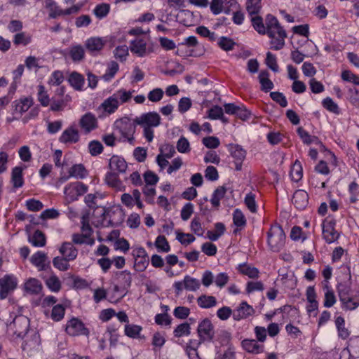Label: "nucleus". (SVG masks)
Returning <instances> with one entry per match:
<instances>
[{
	"instance_id": "54",
	"label": "nucleus",
	"mask_w": 359,
	"mask_h": 359,
	"mask_svg": "<svg viewBox=\"0 0 359 359\" xmlns=\"http://www.w3.org/2000/svg\"><path fill=\"white\" fill-rule=\"evenodd\" d=\"M65 312V307L62 304H57L52 309L51 318L55 321H60L64 318Z\"/></svg>"
},
{
	"instance_id": "53",
	"label": "nucleus",
	"mask_w": 359,
	"mask_h": 359,
	"mask_svg": "<svg viewBox=\"0 0 359 359\" xmlns=\"http://www.w3.org/2000/svg\"><path fill=\"white\" fill-rule=\"evenodd\" d=\"M109 9L110 7L109 4H101L96 6L93 10V13L96 15V17L101 19L107 15L109 12Z\"/></svg>"
},
{
	"instance_id": "27",
	"label": "nucleus",
	"mask_w": 359,
	"mask_h": 359,
	"mask_svg": "<svg viewBox=\"0 0 359 359\" xmlns=\"http://www.w3.org/2000/svg\"><path fill=\"white\" fill-rule=\"evenodd\" d=\"M238 271L241 273L248 276L250 278H256L259 277V270L247 264H241L238 266Z\"/></svg>"
},
{
	"instance_id": "59",
	"label": "nucleus",
	"mask_w": 359,
	"mask_h": 359,
	"mask_svg": "<svg viewBox=\"0 0 359 359\" xmlns=\"http://www.w3.org/2000/svg\"><path fill=\"white\" fill-rule=\"evenodd\" d=\"M128 55V48L127 46H121L116 48L114 50V56L116 59L121 62H123L126 60Z\"/></svg>"
},
{
	"instance_id": "22",
	"label": "nucleus",
	"mask_w": 359,
	"mask_h": 359,
	"mask_svg": "<svg viewBox=\"0 0 359 359\" xmlns=\"http://www.w3.org/2000/svg\"><path fill=\"white\" fill-rule=\"evenodd\" d=\"M119 106V101L116 100V96L114 94L106 99L101 104V107L104 111L112 114L114 113Z\"/></svg>"
},
{
	"instance_id": "30",
	"label": "nucleus",
	"mask_w": 359,
	"mask_h": 359,
	"mask_svg": "<svg viewBox=\"0 0 359 359\" xmlns=\"http://www.w3.org/2000/svg\"><path fill=\"white\" fill-rule=\"evenodd\" d=\"M69 174L72 177L83 179L87 176L88 172L82 164H76L69 168Z\"/></svg>"
},
{
	"instance_id": "12",
	"label": "nucleus",
	"mask_w": 359,
	"mask_h": 359,
	"mask_svg": "<svg viewBox=\"0 0 359 359\" xmlns=\"http://www.w3.org/2000/svg\"><path fill=\"white\" fill-rule=\"evenodd\" d=\"M79 126L86 134H88L97 128V120L94 114L88 112L80 118Z\"/></svg>"
},
{
	"instance_id": "43",
	"label": "nucleus",
	"mask_w": 359,
	"mask_h": 359,
	"mask_svg": "<svg viewBox=\"0 0 359 359\" xmlns=\"http://www.w3.org/2000/svg\"><path fill=\"white\" fill-rule=\"evenodd\" d=\"M184 289L189 291H196L200 287V282L198 280L194 278L189 276H184Z\"/></svg>"
},
{
	"instance_id": "58",
	"label": "nucleus",
	"mask_w": 359,
	"mask_h": 359,
	"mask_svg": "<svg viewBox=\"0 0 359 359\" xmlns=\"http://www.w3.org/2000/svg\"><path fill=\"white\" fill-rule=\"evenodd\" d=\"M160 152L162 156L167 158H172L175 154V149L173 145L165 143L160 147Z\"/></svg>"
},
{
	"instance_id": "14",
	"label": "nucleus",
	"mask_w": 359,
	"mask_h": 359,
	"mask_svg": "<svg viewBox=\"0 0 359 359\" xmlns=\"http://www.w3.org/2000/svg\"><path fill=\"white\" fill-rule=\"evenodd\" d=\"M30 262L36 266L39 271H45L50 267V262L48 261V257L46 253L38 251L32 255Z\"/></svg>"
},
{
	"instance_id": "15",
	"label": "nucleus",
	"mask_w": 359,
	"mask_h": 359,
	"mask_svg": "<svg viewBox=\"0 0 359 359\" xmlns=\"http://www.w3.org/2000/svg\"><path fill=\"white\" fill-rule=\"evenodd\" d=\"M60 253L67 259L73 261L78 255V250L71 242H64L59 248Z\"/></svg>"
},
{
	"instance_id": "63",
	"label": "nucleus",
	"mask_w": 359,
	"mask_h": 359,
	"mask_svg": "<svg viewBox=\"0 0 359 359\" xmlns=\"http://www.w3.org/2000/svg\"><path fill=\"white\" fill-rule=\"evenodd\" d=\"M163 94L164 92L161 88H156L148 93V99L152 102H157L163 98Z\"/></svg>"
},
{
	"instance_id": "32",
	"label": "nucleus",
	"mask_w": 359,
	"mask_h": 359,
	"mask_svg": "<svg viewBox=\"0 0 359 359\" xmlns=\"http://www.w3.org/2000/svg\"><path fill=\"white\" fill-rule=\"evenodd\" d=\"M242 346L246 351L252 353H258L262 349V346L254 339H244L242 341Z\"/></svg>"
},
{
	"instance_id": "11",
	"label": "nucleus",
	"mask_w": 359,
	"mask_h": 359,
	"mask_svg": "<svg viewBox=\"0 0 359 359\" xmlns=\"http://www.w3.org/2000/svg\"><path fill=\"white\" fill-rule=\"evenodd\" d=\"M334 220H325L323 223V236L327 243H332L336 241L339 234L334 229Z\"/></svg>"
},
{
	"instance_id": "64",
	"label": "nucleus",
	"mask_w": 359,
	"mask_h": 359,
	"mask_svg": "<svg viewBox=\"0 0 359 359\" xmlns=\"http://www.w3.org/2000/svg\"><path fill=\"white\" fill-rule=\"evenodd\" d=\"M341 79L344 81L351 82L359 86V76L354 74L349 70H344L341 73Z\"/></svg>"
},
{
	"instance_id": "52",
	"label": "nucleus",
	"mask_w": 359,
	"mask_h": 359,
	"mask_svg": "<svg viewBox=\"0 0 359 359\" xmlns=\"http://www.w3.org/2000/svg\"><path fill=\"white\" fill-rule=\"evenodd\" d=\"M133 91H126L124 89H121L114 93L117 100L119 101V104L128 102L132 97Z\"/></svg>"
},
{
	"instance_id": "9",
	"label": "nucleus",
	"mask_w": 359,
	"mask_h": 359,
	"mask_svg": "<svg viewBox=\"0 0 359 359\" xmlns=\"http://www.w3.org/2000/svg\"><path fill=\"white\" fill-rule=\"evenodd\" d=\"M66 332L71 336H88L89 330L85 327L82 321L78 318H72L67 322Z\"/></svg>"
},
{
	"instance_id": "35",
	"label": "nucleus",
	"mask_w": 359,
	"mask_h": 359,
	"mask_svg": "<svg viewBox=\"0 0 359 359\" xmlns=\"http://www.w3.org/2000/svg\"><path fill=\"white\" fill-rule=\"evenodd\" d=\"M226 191V189L223 186L219 187L215 190L210 200V202L214 207L218 208L219 206L220 200L224 198Z\"/></svg>"
},
{
	"instance_id": "47",
	"label": "nucleus",
	"mask_w": 359,
	"mask_h": 359,
	"mask_svg": "<svg viewBox=\"0 0 359 359\" xmlns=\"http://www.w3.org/2000/svg\"><path fill=\"white\" fill-rule=\"evenodd\" d=\"M165 343V338L163 334L155 332L152 337L151 344L154 346V350L161 349Z\"/></svg>"
},
{
	"instance_id": "55",
	"label": "nucleus",
	"mask_w": 359,
	"mask_h": 359,
	"mask_svg": "<svg viewBox=\"0 0 359 359\" xmlns=\"http://www.w3.org/2000/svg\"><path fill=\"white\" fill-rule=\"evenodd\" d=\"M323 106L328 111L339 114L340 113L339 108L330 97H326L323 100Z\"/></svg>"
},
{
	"instance_id": "45",
	"label": "nucleus",
	"mask_w": 359,
	"mask_h": 359,
	"mask_svg": "<svg viewBox=\"0 0 359 359\" xmlns=\"http://www.w3.org/2000/svg\"><path fill=\"white\" fill-rule=\"evenodd\" d=\"M142 329L141 326L128 324L125 326V334L130 338H138Z\"/></svg>"
},
{
	"instance_id": "50",
	"label": "nucleus",
	"mask_w": 359,
	"mask_h": 359,
	"mask_svg": "<svg viewBox=\"0 0 359 359\" xmlns=\"http://www.w3.org/2000/svg\"><path fill=\"white\" fill-rule=\"evenodd\" d=\"M236 43L230 38L222 36L219 41L218 46L225 51H229L233 49Z\"/></svg>"
},
{
	"instance_id": "6",
	"label": "nucleus",
	"mask_w": 359,
	"mask_h": 359,
	"mask_svg": "<svg viewBox=\"0 0 359 359\" xmlns=\"http://www.w3.org/2000/svg\"><path fill=\"white\" fill-rule=\"evenodd\" d=\"M197 332L200 339L198 345L205 341H212L215 337L214 326L208 318L201 321L197 328Z\"/></svg>"
},
{
	"instance_id": "57",
	"label": "nucleus",
	"mask_w": 359,
	"mask_h": 359,
	"mask_svg": "<svg viewBox=\"0 0 359 359\" xmlns=\"http://www.w3.org/2000/svg\"><path fill=\"white\" fill-rule=\"evenodd\" d=\"M149 259L148 257L135 258L134 268L137 271H144L149 265Z\"/></svg>"
},
{
	"instance_id": "61",
	"label": "nucleus",
	"mask_w": 359,
	"mask_h": 359,
	"mask_svg": "<svg viewBox=\"0 0 359 359\" xmlns=\"http://www.w3.org/2000/svg\"><path fill=\"white\" fill-rule=\"evenodd\" d=\"M156 247L163 252H168L170 249L168 242L164 236H158L155 241Z\"/></svg>"
},
{
	"instance_id": "3",
	"label": "nucleus",
	"mask_w": 359,
	"mask_h": 359,
	"mask_svg": "<svg viewBox=\"0 0 359 359\" xmlns=\"http://www.w3.org/2000/svg\"><path fill=\"white\" fill-rule=\"evenodd\" d=\"M135 123L143 128V135L149 142L154 138V130L161 123V117L157 112L152 111L142 114L135 118Z\"/></svg>"
},
{
	"instance_id": "16",
	"label": "nucleus",
	"mask_w": 359,
	"mask_h": 359,
	"mask_svg": "<svg viewBox=\"0 0 359 359\" xmlns=\"http://www.w3.org/2000/svg\"><path fill=\"white\" fill-rule=\"evenodd\" d=\"M292 203L297 209H304L309 203V195L306 191L297 190L293 194Z\"/></svg>"
},
{
	"instance_id": "7",
	"label": "nucleus",
	"mask_w": 359,
	"mask_h": 359,
	"mask_svg": "<svg viewBox=\"0 0 359 359\" xmlns=\"http://www.w3.org/2000/svg\"><path fill=\"white\" fill-rule=\"evenodd\" d=\"M339 296L344 307L347 310H354L359 306V292L350 294L348 289L342 286V288L339 287Z\"/></svg>"
},
{
	"instance_id": "62",
	"label": "nucleus",
	"mask_w": 359,
	"mask_h": 359,
	"mask_svg": "<svg viewBox=\"0 0 359 359\" xmlns=\"http://www.w3.org/2000/svg\"><path fill=\"white\" fill-rule=\"evenodd\" d=\"M266 65L269 69H271L274 72H277L278 71L279 68L277 64L276 57L270 52H268L266 53Z\"/></svg>"
},
{
	"instance_id": "24",
	"label": "nucleus",
	"mask_w": 359,
	"mask_h": 359,
	"mask_svg": "<svg viewBox=\"0 0 359 359\" xmlns=\"http://www.w3.org/2000/svg\"><path fill=\"white\" fill-rule=\"evenodd\" d=\"M297 134L302 139V142L306 144H310L313 142L318 144L320 147H324L322 142L318 140L316 136H311L302 127H299L297 130Z\"/></svg>"
},
{
	"instance_id": "56",
	"label": "nucleus",
	"mask_w": 359,
	"mask_h": 359,
	"mask_svg": "<svg viewBox=\"0 0 359 359\" xmlns=\"http://www.w3.org/2000/svg\"><path fill=\"white\" fill-rule=\"evenodd\" d=\"M190 325L187 323H182L179 325L174 330V335L176 337H181L184 335H189L190 334Z\"/></svg>"
},
{
	"instance_id": "42",
	"label": "nucleus",
	"mask_w": 359,
	"mask_h": 359,
	"mask_svg": "<svg viewBox=\"0 0 359 359\" xmlns=\"http://www.w3.org/2000/svg\"><path fill=\"white\" fill-rule=\"evenodd\" d=\"M69 262L70 260L67 259L66 257H55L53 259V266L60 271H67L69 268Z\"/></svg>"
},
{
	"instance_id": "10",
	"label": "nucleus",
	"mask_w": 359,
	"mask_h": 359,
	"mask_svg": "<svg viewBox=\"0 0 359 359\" xmlns=\"http://www.w3.org/2000/svg\"><path fill=\"white\" fill-rule=\"evenodd\" d=\"M88 187L80 182L71 183L65 187L64 194L71 201L77 199L79 196H81L86 193Z\"/></svg>"
},
{
	"instance_id": "5",
	"label": "nucleus",
	"mask_w": 359,
	"mask_h": 359,
	"mask_svg": "<svg viewBox=\"0 0 359 359\" xmlns=\"http://www.w3.org/2000/svg\"><path fill=\"white\" fill-rule=\"evenodd\" d=\"M29 326V320L25 316H16L13 320L8 325V334L14 339L23 338L27 333Z\"/></svg>"
},
{
	"instance_id": "1",
	"label": "nucleus",
	"mask_w": 359,
	"mask_h": 359,
	"mask_svg": "<svg viewBox=\"0 0 359 359\" xmlns=\"http://www.w3.org/2000/svg\"><path fill=\"white\" fill-rule=\"evenodd\" d=\"M266 25V34L271 39V48L275 50L282 49L285 46L287 33L279 23L278 19L271 14H268L265 18Z\"/></svg>"
},
{
	"instance_id": "60",
	"label": "nucleus",
	"mask_w": 359,
	"mask_h": 359,
	"mask_svg": "<svg viewBox=\"0 0 359 359\" xmlns=\"http://www.w3.org/2000/svg\"><path fill=\"white\" fill-rule=\"evenodd\" d=\"M32 102V100L29 98L20 100L15 105V111L20 114L27 111L31 107Z\"/></svg>"
},
{
	"instance_id": "17",
	"label": "nucleus",
	"mask_w": 359,
	"mask_h": 359,
	"mask_svg": "<svg viewBox=\"0 0 359 359\" xmlns=\"http://www.w3.org/2000/svg\"><path fill=\"white\" fill-rule=\"evenodd\" d=\"M147 41L143 38H137L131 41L130 49L131 52L139 57H144L147 53Z\"/></svg>"
},
{
	"instance_id": "21",
	"label": "nucleus",
	"mask_w": 359,
	"mask_h": 359,
	"mask_svg": "<svg viewBox=\"0 0 359 359\" xmlns=\"http://www.w3.org/2000/svg\"><path fill=\"white\" fill-rule=\"evenodd\" d=\"M24 289L29 294H38L42 290V285L38 279L30 278L25 282Z\"/></svg>"
},
{
	"instance_id": "20",
	"label": "nucleus",
	"mask_w": 359,
	"mask_h": 359,
	"mask_svg": "<svg viewBox=\"0 0 359 359\" xmlns=\"http://www.w3.org/2000/svg\"><path fill=\"white\" fill-rule=\"evenodd\" d=\"M70 101L71 97L69 95H66L61 98L53 96L51 99L50 110L53 111H62Z\"/></svg>"
},
{
	"instance_id": "46",
	"label": "nucleus",
	"mask_w": 359,
	"mask_h": 359,
	"mask_svg": "<svg viewBox=\"0 0 359 359\" xmlns=\"http://www.w3.org/2000/svg\"><path fill=\"white\" fill-rule=\"evenodd\" d=\"M246 8L250 15L257 14L261 8V0H248Z\"/></svg>"
},
{
	"instance_id": "18",
	"label": "nucleus",
	"mask_w": 359,
	"mask_h": 359,
	"mask_svg": "<svg viewBox=\"0 0 359 359\" xmlns=\"http://www.w3.org/2000/svg\"><path fill=\"white\" fill-rule=\"evenodd\" d=\"M105 42L100 37H90L86 41L85 46L88 52L95 54L103 48Z\"/></svg>"
},
{
	"instance_id": "2",
	"label": "nucleus",
	"mask_w": 359,
	"mask_h": 359,
	"mask_svg": "<svg viewBox=\"0 0 359 359\" xmlns=\"http://www.w3.org/2000/svg\"><path fill=\"white\" fill-rule=\"evenodd\" d=\"M136 123L128 117L117 119L114 123V131L120 135L118 141L127 142L133 145L135 142L134 134L136 130Z\"/></svg>"
},
{
	"instance_id": "31",
	"label": "nucleus",
	"mask_w": 359,
	"mask_h": 359,
	"mask_svg": "<svg viewBox=\"0 0 359 359\" xmlns=\"http://www.w3.org/2000/svg\"><path fill=\"white\" fill-rule=\"evenodd\" d=\"M197 302L198 306L203 309L212 308L217 304V300L215 297L205 294L200 296L197 299Z\"/></svg>"
},
{
	"instance_id": "40",
	"label": "nucleus",
	"mask_w": 359,
	"mask_h": 359,
	"mask_svg": "<svg viewBox=\"0 0 359 359\" xmlns=\"http://www.w3.org/2000/svg\"><path fill=\"white\" fill-rule=\"evenodd\" d=\"M231 1H233V0H212L210 10L215 15H217L224 10V4L225 3L232 5Z\"/></svg>"
},
{
	"instance_id": "49",
	"label": "nucleus",
	"mask_w": 359,
	"mask_h": 359,
	"mask_svg": "<svg viewBox=\"0 0 359 359\" xmlns=\"http://www.w3.org/2000/svg\"><path fill=\"white\" fill-rule=\"evenodd\" d=\"M233 224L238 227H243L246 224V219L240 209H236L233 214Z\"/></svg>"
},
{
	"instance_id": "34",
	"label": "nucleus",
	"mask_w": 359,
	"mask_h": 359,
	"mask_svg": "<svg viewBox=\"0 0 359 359\" xmlns=\"http://www.w3.org/2000/svg\"><path fill=\"white\" fill-rule=\"evenodd\" d=\"M215 231H208L207 232L208 238L212 241H217L221 236L224 233L225 226L223 223L217 222L215 224Z\"/></svg>"
},
{
	"instance_id": "39",
	"label": "nucleus",
	"mask_w": 359,
	"mask_h": 359,
	"mask_svg": "<svg viewBox=\"0 0 359 359\" xmlns=\"http://www.w3.org/2000/svg\"><path fill=\"white\" fill-rule=\"evenodd\" d=\"M290 177L292 180L294 182H299L302 177V168L301 163L299 161H296L291 168Z\"/></svg>"
},
{
	"instance_id": "4",
	"label": "nucleus",
	"mask_w": 359,
	"mask_h": 359,
	"mask_svg": "<svg viewBox=\"0 0 359 359\" xmlns=\"http://www.w3.org/2000/svg\"><path fill=\"white\" fill-rule=\"evenodd\" d=\"M267 236L268 245L272 251L279 252L285 245V234L280 225L271 226Z\"/></svg>"
},
{
	"instance_id": "8",
	"label": "nucleus",
	"mask_w": 359,
	"mask_h": 359,
	"mask_svg": "<svg viewBox=\"0 0 359 359\" xmlns=\"http://www.w3.org/2000/svg\"><path fill=\"white\" fill-rule=\"evenodd\" d=\"M18 285L17 278L13 275H5L0 279V299H4L10 292L13 291Z\"/></svg>"
},
{
	"instance_id": "19",
	"label": "nucleus",
	"mask_w": 359,
	"mask_h": 359,
	"mask_svg": "<svg viewBox=\"0 0 359 359\" xmlns=\"http://www.w3.org/2000/svg\"><path fill=\"white\" fill-rule=\"evenodd\" d=\"M109 166L111 171L114 172L123 173L126 172L128 165L124 158L113 156L109 160Z\"/></svg>"
},
{
	"instance_id": "13",
	"label": "nucleus",
	"mask_w": 359,
	"mask_h": 359,
	"mask_svg": "<svg viewBox=\"0 0 359 359\" xmlns=\"http://www.w3.org/2000/svg\"><path fill=\"white\" fill-rule=\"evenodd\" d=\"M79 139L78 130L73 126H70L62 132L59 141L64 144H74L78 142Z\"/></svg>"
},
{
	"instance_id": "33",
	"label": "nucleus",
	"mask_w": 359,
	"mask_h": 359,
	"mask_svg": "<svg viewBox=\"0 0 359 359\" xmlns=\"http://www.w3.org/2000/svg\"><path fill=\"white\" fill-rule=\"evenodd\" d=\"M29 241L35 247H43L46 239L42 231L36 230L32 237H29Z\"/></svg>"
},
{
	"instance_id": "36",
	"label": "nucleus",
	"mask_w": 359,
	"mask_h": 359,
	"mask_svg": "<svg viewBox=\"0 0 359 359\" xmlns=\"http://www.w3.org/2000/svg\"><path fill=\"white\" fill-rule=\"evenodd\" d=\"M105 181L108 185L116 189H121L122 187V182L118 179V175L112 171L106 175Z\"/></svg>"
},
{
	"instance_id": "26",
	"label": "nucleus",
	"mask_w": 359,
	"mask_h": 359,
	"mask_svg": "<svg viewBox=\"0 0 359 359\" xmlns=\"http://www.w3.org/2000/svg\"><path fill=\"white\" fill-rule=\"evenodd\" d=\"M70 85L77 90H81L84 84V77L79 73L72 72L68 79Z\"/></svg>"
},
{
	"instance_id": "25",
	"label": "nucleus",
	"mask_w": 359,
	"mask_h": 359,
	"mask_svg": "<svg viewBox=\"0 0 359 359\" xmlns=\"http://www.w3.org/2000/svg\"><path fill=\"white\" fill-rule=\"evenodd\" d=\"M269 74L267 71H262L259 74V81L261 84V90L268 92L273 88V82L269 79Z\"/></svg>"
},
{
	"instance_id": "44",
	"label": "nucleus",
	"mask_w": 359,
	"mask_h": 359,
	"mask_svg": "<svg viewBox=\"0 0 359 359\" xmlns=\"http://www.w3.org/2000/svg\"><path fill=\"white\" fill-rule=\"evenodd\" d=\"M256 196L255 194L250 192L246 194L244 202L248 210L252 212L255 213L257 210V206L255 201Z\"/></svg>"
},
{
	"instance_id": "48",
	"label": "nucleus",
	"mask_w": 359,
	"mask_h": 359,
	"mask_svg": "<svg viewBox=\"0 0 359 359\" xmlns=\"http://www.w3.org/2000/svg\"><path fill=\"white\" fill-rule=\"evenodd\" d=\"M38 100L43 107H47L50 104V100L49 96L45 90L44 86L42 85L38 86Z\"/></svg>"
},
{
	"instance_id": "38",
	"label": "nucleus",
	"mask_w": 359,
	"mask_h": 359,
	"mask_svg": "<svg viewBox=\"0 0 359 359\" xmlns=\"http://www.w3.org/2000/svg\"><path fill=\"white\" fill-rule=\"evenodd\" d=\"M32 41V36L25 32H21L15 34L13 37V43L15 45L27 46Z\"/></svg>"
},
{
	"instance_id": "29",
	"label": "nucleus",
	"mask_w": 359,
	"mask_h": 359,
	"mask_svg": "<svg viewBox=\"0 0 359 359\" xmlns=\"http://www.w3.org/2000/svg\"><path fill=\"white\" fill-rule=\"evenodd\" d=\"M69 55L74 62L81 61L85 56V50L81 45H74L70 48Z\"/></svg>"
},
{
	"instance_id": "28",
	"label": "nucleus",
	"mask_w": 359,
	"mask_h": 359,
	"mask_svg": "<svg viewBox=\"0 0 359 359\" xmlns=\"http://www.w3.org/2000/svg\"><path fill=\"white\" fill-rule=\"evenodd\" d=\"M11 182L15 188L22 187L24 181L22 177V169L21 167H15L11 173Z\"/></svg>"
},
{
	"instance_id": "41",
	"label": "nucleus",
	"mask_w": 359,
	"mask_h": 359,
	"mask_svg": "<svg viewBox=\"0 0 359 359\" xmlns=\"http://www.w3.org/2000/svg\"><path fill=\"white\" fill-rule=\"evenodd\" d=\"M230 151L231 156L236 161L243 162L245 158L246 151L240 145L236 144L231 146Z\"/></svg>"
},
{
	"instance_id": "51",
	"label": "nucleus",
	"mask_w": 359,
	"mask_h": 359,
	"mask_svg": "<svg viewBox=\"0 0 359 359\" xmlns=\"http://www.w3.org/2000/svg\"><path fill=\"white\" fill-rule=\"evenodd\" d=\"M46 283L48 287L53 292H58L61 288V283L59 278L55 275L48 278Z\"/></svg>"
},
{
	"instance_id": "37",
	"label": "nucleus",
	"mask_w": 359,
	"mask_h": 359,
	"mask_svg": "<svg viewBox=\"0 0 359 359\" xmlns=\"http://www.w3.org/2000/svg\"><path fill=\"white\" fill-rule=\"evenodd\" d=\"M252 26L254 29L259 34L264 35L266 34V25L264 24L263 19L262 17L256 15L252 17L251 19Z\"/></svg>"
},
{
	"instance_id": "23",
	"label": "nucleus",
	"mask_w": 359,
	"mask_h": 359,
	"mask_svg": "<svg viewBox=\"0 0 359 359\" xmlns=\"http://www.w3.org/2000/svg\"><path fill=\"white\" fill-rule=\"evenodd\" d=\"M44 8L48 10L50 18L55 19L61 15V8L54 0H45Z\"/></svg>"
}]
</instances>
